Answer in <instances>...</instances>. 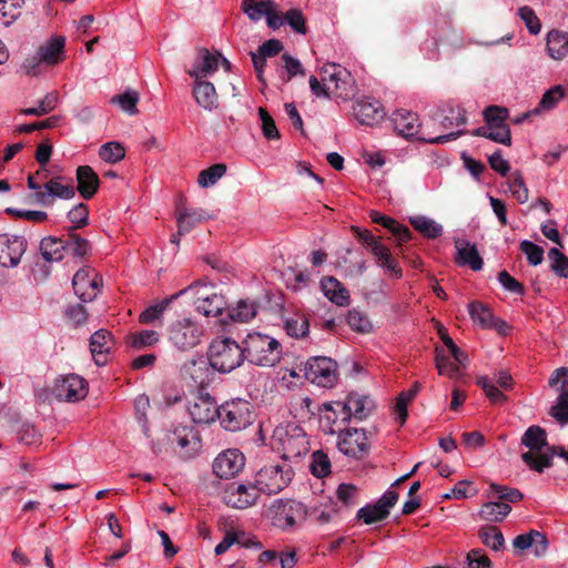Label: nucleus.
Returning <instances> with one entry per match:
<instances>
[{
    "mask_svg": "<svg viewBox=\"0 0 568 568\" xmlns=\"http://www.w3.org/2000/svg\"><path fill=\"white\" fill-rule=\"evenodd\" d=\"M285 24L290 26V28L300 34H305L306 29V20L298 9H290L285 12Z\"/></svg>",
    "mask_w": 568,
    "mask_h": 568,
    "instance_id": "nucleus-64",
    "label": "nucleus"
},
{
    "mask_svg": "<svg viewBox=\"0 0 568 568\" xmlns=\"http://www.w3.org/2000/svg\"><path fill=\"white\" fill-rule=\"evenodd\" d=\"M565 90L561 85H556L546 91L540 99L538 105L532 109L534 114H540L544 111L552 110L557 103L564 98Z\"/></svg>",
    "mask_w": 568,
    "mask_h": 568,
    "instance_id": "nucleus-48",
    "label": "nucleus"
},
{
    "mask_svg": "<svg viewBox=\"0 0 568 568\" xmlns=\"http://www.w3.org/2000/svg\"><path fill=\"white\" fill-rule=\"evenodd\" d=\"M139 100L140 95L138 91L133 89H128L123 93L112 97L110 102L112 104L119 105L121 110L128 113L129 115H135L139 112L136 108Z\"/></svg>",
    "mask_w": 568,
    "mask_h": 568,
    "instance_id": "nucleus-45",
    "label": "nucleus"
},
{
    "mask_svg": "<svg viewBox=\"0 0 568 568\" xmlns=\"http://www.w3.org/2000/svg\"><path fill=\"white\" fill-rule=\"evenodd\" d=\"M346 322L352 329L358 333H368L372 331V323L368 317L356 308L348 311Z\"/></svg>",
    "mask_w": 568,
    "mask_h": 568,
    "instance_id": "nucleus-57",
    "label": "nucleus"
},
{
    "mask_svg": "<svg viewBox=\"0 0 568 568\" xmlns=\"http://www.w3.org/2000/svg\"><path fill=\"white\" fill-rule=\"evenodd\" d=\"M252 404L242 398L225 402L219 407L217 418L223 428L230 432L241 430L253 423Z\"/></svg>",
    "mask_w": 568,
    "mask_h": 568,
    "instance_id": "nucleus-9",
    "label": "nucleus"
},
{
    "mask_svg": "<svg viewBox=\"0 0 568 568\" xmlns=\"http://www.w3.org/2000/svg\"><path fill=\"white\" fill-rule=\"evenodd\" d=\"M321 73L323 74V81L334 84V89L343 100H348L354 94L352 75L344 67L327 63L322 67Z\"/></svg>",
    "mask_w": 568,
    "mask_h": 568,
    "instance_id": "nucleus-17",
    "label": "nucleus"
},
{
    "mask_svg": "<svg viewBox=\"0 0 568 568\" xmlns=\"http://www.w3.org/2000/svg\"><path fill=\"white\" fill-rule=\"evenodd\" d=\"M40 252L47 262H60L67 256L65 239L57 236L43 237L40 242Z\"/></svg>",
    "mask_w": 568,
    "mask_h": 568,
    "instance_id": "nucleus-37",
    "label": "nucleus"
},
{
    "mask_svg": "<svg viewBox=\"0 0 568 568\" xmlns=\"http://www.w3.org/2000/svg\"><path fill=\"white\" fill-rule=\"evenodd\" d=\"M172 444H176L178 454L185 459L197 455L201 449V439L197 430L190 426L176 427L170 437Z\"/></svg>",
    "mask_w": 568,
    "mask_h": 568,
    "instance_id": "nucleus-19",
    "label": "nucleus"
},
{
    "mask_svg": "<svg viewBox=\"0 0 568 568\" xmlns=\"http://www.w3.org/2000/svg\"><path fill=\"white\" fill-rule=\"evenodd\" d=\"M568 376V368L560 367L557 368L549 378V386L557 387L558 390V403L568 404V381L566 377Z\"/></svg>",
    "mask_w": 568,
    "mask_h": 568,
    "instance_id": "nucleus-50",
    "label": "nucleus"
},
{
    "mask_svg": "<svg viewBox=\"0 0 568 568\" xmlns=\"http://www.w3.org/2000/svg\"><path fill=\"white\" fill-rule=\"evenodd\" d=\"M260 493L253 480L246 484L231 483L223 491V500L227 506L237 509H245L256 504Z\"/></svg>",
    "mask_w": 568,
    "mask_h": 568,
    "instance_id": "nucleus-14",
    "label": "nucleus"
},
{
    "mask_svg": "<svg viewBox=\"0 0 568 568\" xmlns=\"http://www.w3.org/2000/svg\"><path fill=\"white\" fill-rule=\"evenodd\" d=\"M471 320L483 328H496L501 331L506 323L495 318L491 311L480 302H471L468 306Z\"/></svg>",
    "mask_w": 568,
    "mask_h": 568,
    "instance_id": "nucleus-33",
    "label": "nucleus"
},
{
    "mask_svg": "<svg viewBox=\"0 0 568 568\" xmlns=\"http://www.w3.org/2000/svg\"><path fill=\"white\" fill-rule=\"evenodd\" d=\"M113 336L106 329H99L91 335L90 351L94 363L98 366H103L108 362V354L113 347Z\"/></svg>",
    "mask_w": 568,
    "mask_h": 568,
    "instance_id": "nucleus-30",
    "label": "nucleus"
},
{
    "mask_svg": "<svg viewBox=\"0 0 568 568\" xmlns=\"http://www.w3.org/2000/svg\"><path fill=\"white\" fill-rule=\"evenodd\" d=\"M226 173V165L222 163L214 164L206 170H202L197 176V183L201 187H210Z\"/></svg>",
    "mask_w": 568,
    "mask_h": 568,
    "instance_id": "nucleus-52",
    "label": "nucleus"
},
{
    "mask_svg": "<svg viewBox=\"0 0 568 568\" xmlns=\"http://www.w3.org/2000/svg\"><path fill=\"white\" fill-rule=\"evenodd\" d=\"M521 444L529 449L521 454V459L530 469L542 473L551 466L554 452L548 446L546 432L541 427H528L521 437Z\"/></svg>",
    "mask_w": 568,
    "mask_h": 568,
    "instance_id": "nucleus-3",
    "label": "nucleus"
},
{
    "mask_svg": "<svg viewBox=\"0 0 568 568\" xmlns=\"http://www.w3.org/2000/svg\"><path fill=\"white\" fill-rule=\"evenodd\" d=\"M412 226L427 239H437L443 234L442 224L426 215H415L409 217Z\"/></svg>",
    "mask_w": 568,
    "mask_h": 568,
    "instance_id": "nucleus-41",
    "label": "nucleus"
},
{
    "mask_svg": "<svg viewBox=\"0 0 568 568\" xmlns=\"http://www.w3.org/2000/svg\"><path fill=\"white\" fill-rule=\"evenodd\" d=\"M337 500L345 507L354 506L358 503L359 490L353 484L343 483L336 490Z\"/></svg>",
    "mask_w": 568,
    "mask_h": 568,
    "instance_id": "nucleus-60",
    "label": "nucleus"
},
{
    "mask_svg": "<svg viewBox=\"0 0 568 568\" xmlns=\"http://www.w3.org/2000/svg\"><path fill=\"white\" fill-rule=\"evenodd\" d=\"M209 219L203 210L181 211L178 215L179 235L189 233L196 224Z\"/></svg>",
    "mask_w": 568,
    "mask_h": 568,
    "instance_id": "nucleus-43",
    "label": "nucleus"
},
{
    "mask_svg": "<svg viewBox=\"0 0 568 568\" xmlns=\"http://www.w3.org/2000/svg\"><path fill=\"white\" fill-rule=\"evenodd\" d=\"M321 288L324 295L337 306H346L349 304V292L347 288L335 277L327 276L322 278Z\"/></svg>",
    "mask_w": 568,
    "mask_h": 568,
    "instance_id": "nucleus-34",
    "label": "nucleus"
},
{
    "mask_svg": "<svg viewBox=\"0 0 568 568\" xmlns=\"http://www.w3.org/2000/svg\"><path fill=\"white\" fill-rule=\"evenodd\" d=\"M306 516V506L295 499H275L267 509L271 524L283 531L294 530Z\"/></svg>",
    "mask_w": 568,
    "mask_h": 568,
    "instance_id": "nucleus-6",
    "label": "nucleus"
},
{
    "mask_svg": "<svg viewBox=\"0 0 568 568\" xmlns=\"http://www.w3.org/2000/svg\"><path fill=\"white\" fill-rule=\"evenodd\" d=\"M342 406H345V410L348 413L351 419L353 418L361 422L369 415L374 403L368 396L358 393H349L345 400L342 402Z\"/></svg>",
    "mask_w": 568,
    "mask_h": 568,
    "instance_id": "nucleus-31",
    "label": "nucleus"
},
{
    "mask_svg": "<svg viewBox=\"0 0 568 568\" xmlns=\"http://www.w3.org/2000/svg\"><path fill=\"white\" fill-rule=\"evenodd\" d=\"M311 471L314 476L323 478L331 473V460L322 450H316L312 455Z\"/></svg>",
    "mask_w": 568,
    "mask_h": 568,
    "instance_id": "nucleus-59",
    "label": "nucleus"
},
{
    "mask_svg": "<svg viewBox=\"0 0 568 568\" xmlns=\"http://www.w3.org/2000/svg\"><path fill=\"white\" fill-rule=\"evenodd\" d=\"M353 113L356 120L365 125H374L385 115L379 101L371 98L358 99L353 105Z\"/></svg>",
    "mask_w": 568,
    "mask_h": 568,
    "instance_id": "nucleus-24",
    "label": "nucleus"
},
{
    "mask_svg": "<svg viewBox=\"0 0 568 568\" xmlns=\"http://www.w3.org/2000/svg\"><path fill=\"white\" fill-rule=\"evenodd\" d=\"M204 333V326L192 317L176 318L166 327L169 342L181 352L196 347L202 342Z\"/></svg>",
    "mask_w": 568,
    "mask_h": 568,
    "instance_id": "nucleus-7",
    "label": "nucleus"
},
{
    "mask_svg": "<svg viewBox=\"0 0 568 568\" xmlns=\"http://www.w3.org/2000/svg\"><path fill=\"white\" fill-rule=\"evenodd\" d=\"M78 191L85 200L91 199L99 187V178L89 165H81L77 170Z\"/></svg>",
    "mask_w": 568,
    "mask_h": 568,
    "instance_id": "nucleus-35",
    "label": "nucleus"
},
{
    "mask_svg": "<svg viewBox=\"0 0 568 568\" xmlns=\"http://www.w3.org/2000/svg\"><path fill=\"white\" fill-rule=\"evenodd\" d=\"M159 342V333L152 329H143L131 334L128 343L135 349L151 347Z\"/></svg>",
    "mask_w": 568,
    "mask_h": 568,
    "instance_id": "nucleus-51",
    "label": "nucleus"
},
{
    "mask_svg": "<svg viewBox=\"0 0 568 568\" xmlns=\"http://www.w3.org/2000/svg\"><path fill=\"white\" fill-rule=\"evenodd\" d=\"M275 7L274 0H243L242 8L251 20L258 21Z\"/></svg>",
    "mask_w": 568,
    "mask_h": 568,
    "instance_id": "nucleus-44",
    "label": "nucleus"
},
{
    "mask_svg": "<svg viewBox=\"0 0 568 568\" xmlns=\"http://www.w3.org/2000/svg\"><path fill=\"white\" fill-rule=\"evenodd\" d=\"M58 103V95L55 93H48L37 106L26 108L21 110L23 115H44L55 109Z\"/></svg>",
    "mask_w": 568,
    "mask_h": 568,
    "instance_id": "nucleus-55",
    "label": "nucleus"
},
{
    "mask_svg": "<svg viewBox=\"0 0 568 568\" xmlns=\"http://www.w3.org/2000/svg\"><path fill=\"white\" fill-rule=\"evenodd\" d=\"M546 50L554 60H562L568 55V33L559 30H551L546 37Z\"/></svg>",
    "mask_w": 568,
    "mask_h": 568,
    "instance_id": "nucleus-36",
    "label": "nucleus"
},
{
    "mask_svg": "<svg viewBox=\"0 0 568 568\" xmlns=\"http://www.w3.org/2000/svg\"><path fill=\"white\" fill-rule=\"evenodd\" d=\"M508 190L518 203L524 204L528 201V189L519 172H515L508 182Z\"/></svg>",
    "mask_w": 568,
    "mask_h": 568,
    "instance_id": "nucleus-61",
    "label": "nucleus"
},
{
    "mask_svg": "<svg viewBox=\"0 0 568 568\" xmlns=\"http://www.w3.org/2000/svg\"><path fill=\"white\" fill-rule=\"evenodd\" d=\"M24 0H0V24L9 27L21 14Z\"/></svg>",
    "mask_w": 568,
    "mask_h": 568,
    "instance_id": "nucleus-46",
    "label": "nucleus"
},
{
    "mask_svg": "<svg viewBox=\"0 0 568 568\" xmlns=\"http://www.w3.org/2000/svg\"><path fill=\"white\" fill-rule=\"evenodd\" d=\"M53 393L60 402H79L88 394V383L81 376L70 374L55 382Z\"/></svg>",
    "mask_w": 568,
    "mask_h": 568,
    "instance_id": "nucleus-16",
    "label": "nucleus"
},
{
    "mask_svg": "<svg viewBox=\"0 0 568 568\" xmlns=\"http://www.w3.org/2000/svg\"><path fill=\"white\" fill-rule=\"evenodd\" d=\"M74 293L87 303L97 297L102 285V277L91 267L79 270L72 280Z\"/></svg>",
    "mask_w": 568,
    "mask_h": 568,
    "instance_id": "nucleus-15",
    "label": "nucleus"
},
{
    "mask_svg": "<svg viewBox=\"0 0 568 568\" xmlns=\"http://www.w3.org/2000/svg\"><path fill=\"white\" fill-rule=\"evenodd\" d=\"M245 458L239 449H226L220 453L213 462V471L220 478H231L244 467Z\"/></svg>",
    "mask_w": 568,
    "mask_h": 568,
    "instance_id": "nucleus-22",
    "label": "nucleus"
},
{
    "mask_svg": "<svg viewBox=\"0 0 568 568\" xmlns=\"http://www.w3.org/2000/svg\"><path fill=\"white\" fill-rule=\"evenodd\" d=\"M398 494L394 490H387L374 505H366L358 509L357 518L366 525L385 519L390 508L396 504Z\"/></svg>",
    "mask_w": 568,
    "mask_h": 568,
    "instance_id": "nucleus-18",
    "label": "nucleus"
},
{
    "mask_svg": "<svg viewBox=\"0 0 568 568\" xmlns=\"http://www.w3.org/2000/svg\"><path fill=\"white\" fill-rule=\"evenodd\" d=\"M241 345L244 359L256 366H274L282 355V346L277 339L257 332L247 334Z\"/></svg>",
    "mask_w": 568,
    "mask_h": 568,
    "instance_id": "nucleus-2",
    "label": "nucleus"
},
{
    "mask_svg": "<svg viewBox=\"0 0 568 568\" xmlns=\"http://www.w3.org/2000/svg\"><path fill=\"white\" fill-rule=\"evenodd\" d=\"M90 243L88 240L75 235L69 234L65 237V252L67 255H72L74 257H83L90 252Z\"/></svg>",
    "mask_w": 568,
    "mask_h": 568,
    "instance_id": "nucleus-53",
    "label": "nucleus"
},
{
    "mask_svg": "<svg viewBox=\"0 0 568 568\" xmlns=\"http://www.w3.org/2000/svg\"><path fill=\"white\" fill-rule=\"evenodd\" d=\"M193 95L196 103L207 111L219 106L217 94L213 83L205 80H194Z\"/></svg>",
    "mask_w": 568,
    "mask_h": 568,
    "instance_id": "nucleus-32",
    "label": "nucleus"
},
{
    "mask_svg": "<svg viewBox=\"0 0 568 568\" xmlns=\"http://www.w3.org/2000/svg\"><path fill=\"white\" fill-rule=\"evenodd\" d=\"M369 216L374 223L379 224L390 231L399 242L409 241L410 231L406 225L400 224L393 217L384 215L377 211H372Z\"/></svg>",
    "mask_w": 568,
    "mask_h": 568,
    "instance_id": "nucleus-39",
    "label": "nucleus"
},
{
    "mask_svg": "<svg viewBox=\"0 0 568 568\" xmlns=\"http://www.w3.org/2000/svg\"><path fill=\"white\" fill-rule=\"evenodd\" d=\"M477 385L483 388L493 404H501L507 400V396L496 385L504 389H509L513 386V377L507 371H499L495 373L493 378L488 376L478 377Z\"/></svg>",
    "mask_w": 568,
    "mask_h": 568,
    "instance_id": "nucleus-21",
    "label": "nucleus"
},
{
    "mask_svg": "<svg viewBox=\"0 0 568 568\" xmlns=\"http://www.w3.org/2000/svg\"><path fill=\"white\" fill-rule=\"evenodd\" d=\"M550 268L560 277L568 278V257L558 248L552 247L548 252Z\"/></svg>",
    "mask_w": 568,
    "mask_h": 568,
    "instance_id": "nucleus-56",
    "label": "nucleus"
},
{
    "mask_svg": "<svg viewBox=\"0 0 568 568\" xmlns=\"http://www.w3.org/2000/svg\"><path fill=\"white\" fill-rule=\"evenodd\" d=\"M282 60H283V68L286 73V75L283 77V79L286 82L291 81L294 77H296L298 74H301V75L305 74V70L298 59L292 57L288 53H284L282 55Z\"/></svg>",
    "mask_w": 568,
    "mask_h": 568,
    "instance_id": "nucleus-63",
    "label": "nucleus"
},
{
    "mask_svg": "<svg viewBox=\"0 0 568 568\" xmlns=\"http://www.w3.org/2000/svg\"><path fill=\"white\" fill-rule=\"evenodd\" d=\"M258 304L251 300H240L234 307L229 311V316L234 322L247 323L257 314Z\"/></svg>",
    "mask_w": 568,
    "mask_h": 568,
    "instance_id": "nucleus-42",
    "label": "nucleus"
},
{
    "mask_svg": "<svg viewBox=\"0 0 568 568\" xmlns=\"http://www.w3.org/2000/svg\"><path fill=\"white\" fill-rule=\"evenodd\" d=\"M513 546L519 552L529 550L536 557H541L548 549V540L545 534L531 529L528 532L516 536L513 539Z\"/></svg>",
    "mask_w": 568,
    "mask_h": 568,
    "instance_id": "nucleus-25",
    "label": "nucleus"
},
{
    "mask_svg": "<svg viewBox=\"0 0 568 568\" xmlns=\"http://www.w3.org/2000/svg\"><path fill=\"white\" fill-rule=\"evenodd\" d=\"M456 257L455 261L460 266H468L473 271L483 268V258L478 253L476 244L465 239L455 240Z\"/></svg>",
    "mask_w": 568,
    "mask_h": 568,
    "instance_id": "nucleus-28",
    "label": "nucleus"
},
{
    "mask_svg": "<svg viewBox=\"0 0 568 568\" xmlns=\"http://www.w3.org/2000/svg\"><path fill=\"white\" fill-rule=\"evenodd\" d=\"M336 446L343 455L361 459L368 454L371 442L364 428H349L337 436Z\"/></svg>",
    "mask_w": 568,
    "mask_h": 568,
    "instance_id": "nucleus-10",
    "label": "nucleus"
},
{
    "mask_svg": "<svg viewBox=\"0 0 568 568\" xmlns=\"http://www.w3.org/2000/svg\"><path fill=\"white\" fill-rule=\"evenodd\" d=\"M64 42L65 40L63 37H53L47 41L37 52L39 60L48 64H55L60 62L63 55Z\"/></svg>",
    "mask_w": 568,
    "mask_h": 568,
    "instance_id": "nucleus-38",
    "label": "nucleus"
},
{
    "mask_svg": "<svg viewBox=\"0 0 568 568\" xmlns=\"http://www.w3.org/2000/svg\"><path fill=\"white\" fill-rule=\"evenodd\" d=\"M511 510L508 503L488 501L481 506V518L489 521H501Z\"/></svg>",
    "mask_w": 568,
    "mask_h": 568,
    "instance_id": "nucleus-47",
    "label": "nucleus"
},
{
    "mask_svg": "<svg viewBox=\"0 0 568 568\" xmlns=\"http://www.w3.org/2000/svg\"><path fill=\"white\" fill-rule=\"evenodd\" d=\"M74 194L72 185H64L61 183V178H53L43 184V192L34 193V197L37 203L48 206L52 203V197L70 200Z\"/></svg>",
    "mask_w": 568,
    "mask_h": 568,
    "instance_id": "nucleus-26",
    "label": "nucleus"
},
{
    "mask_svg": "<svg viewBox=\"0 0 568 568\" xmlns=\"http://www.w3.org/2000/svg\"><path fill=\"white\" fill-rule=\"evenodd\" d=\"M508 115V110L503 106L490 105L484 110L485 122L489 124L488 139L504 145L511 144L510 129L506 124Z\"/></svg>",
    "mask_w": 568,
    "mask_h": 568,
    "instance_id": "nucleus-13",
    "label": "nucleus"
},
{
    "mask_svg": "<svg viewBox=\"0 0 568 568\" xmlns=\"http://www.w3.org/2000/svg\"><path fill=\"white\" fill-rule=\"evenodd\" d=\"M199 286H201L200 283L191 284L187 287L180 290L178 293L153 303L152 305L146 307L140 314V316H139L140 323L151 324V323L155 322L156 320H160L173 301H175L178 297L184 295L187 292L195 291ZM202 287H205V285H202Z\"/></svg>",
    "mask_w": 568,
    "mask_h": 568,
    "instance_id": "nucleus-27",
    "label": "nucleus"
},
{
    "mask_svg": "<svg viewBox=\"0 0 568 568\" xmlns=\"http://www.w3.org/2000/svg\"><path fill=\"white\" fill-rule=\"evenodd\" d=\"M207 361L213 369L230 373L244 362L242 345L230 337H216L210 344Z\"/></svg>",
    "mask_w": 568,
    "mask_h": 568,
    "instance_id": "nucleus-4",
    "label": "nucleus"
},
{
    "mask_svg": "<svg viewBox=\"0 0 568 568\" xmlns=\"http://www.w3.org/2000/svg\"><path fill=\"white\" fill-rule=\"evenodd\" d=\"M271 445L285 460L300 458L306 455L310 449L305 430L295 423L276 426L273 430Z\"/></svg>",
    "mask_w": 568,
    "mask_h": 568,
    "instance_id": "nucleus-1",
    "label": "nucleus"
},
{
    "mask_svg": "<svg viewBox=\"0 0 568 568\" xmlns=\"http://www.w3.org/2000/svg\"><path fill=\"white\" fill-rule=\"evenodd\" d=\"M336 363L328 357H312L304 367V375L311 383L332 387L336 382Z\"/></svg>",
    "mask_w": 568,
    "mask_h": 568,
    "instance_id": "nucleus-12",
    "label": "nucleus"
},
{
    "mask_svg": "<svg viewBox=\"0 0 568 568\" xmlns=\"http://www.w3.org/2000/svg\"><path fill=\"white\" fill-rule=\"evenodd\" d=\"M185 374L190 375L194 383L203 385L207 381V363L204 359H193L184 367Z\"/></svg>",
    "mask_w": 568,
    "mask_h": 568,
    "instance_id": "nucleus-58",
    "label": "nucleus"
},
{
    "mask_svg": "<svg viewBox=\"0 0 568 568\" xmlns=\"http://www.w3.org/2000/svg\"><path fill=\"white\" fill-rule=\"evenodd\" d=\"M99 156L108 163H118L125 156V150L119 142H106L99 149Z\"/></svg>",
    "mask_w": 568,
    "mask_h": 568,
    "instance_id": "nucleus-54",
    "label": "nucleus"
},
{
    "mask_svg": "<svg viewBox=\"0 0 568 568\" xmlns=\"http://www.w3.org/2000/svg\"><path fill=\"white\" fill-rule=\"evenodd\" d=\"M225 301L222 295L216 293L207 295H199L196 301V310L204 316H217L222 313Z\"/></svg>",
    "mask_w": 568,
    "mask_h": 568,
    "instance_id": "nucleus-40",
    "label": "nucleus"
},
{
    "mask_svg": "<svg viewBox=\"0 0 568 568\" xmlns=\"http://www.w3.org/2000/svg\"><path fill=\"white\" fill-rule=\"evenodd\" d=\"M189 414L195 424H210L219 414L216 402L207 393H200L189 404Z\"/></svg>",
    "mask_w": 568,
    "mask_h": 568,
    "instance_id": "nucleus-23",
    "label": "nucleus"
},
{
    "mask_svg": "<svg viewBox=\"0 0 568 568\" xmlns=\"http://www.w3.org/2000/svg\"><path fill=\"white\" fill-rule=\"evenodd\" d=\"M351 422L345 406H342V400L327 403L323 405L320 417V427L325 434L341 435V433L349 429Z\"/></svg>",
    "mask_w": 568,
    "mask_h": 568,
    "instance_id": "nucleus-11",
    "label": "nucleus"
},
{
    "mask_svg": "<svg viewBox=\"0 0 568 568\" xmlns=\"http://www.w3.org/2000/svg\"><path fill=\"white\" fill-rule=\"evenodd\" d=\"M518 16L523 20L526 28L528 29V31L531 34L537 36L540 33L541 22H540L539 18L536 16L535 11L530 7H528V6L520 7L518 9Z\"/></svg>",
    "mask_w": 568,
    "mask_h": 568,
    "instance_id": "nucleus-62",
    "label": "nucleus"
},
{
    "mask_svg": "<svg viewBox=\"0 0 568 568\" xmlns=\"http://www.w3.org/2000/svg\"><path fill=\"white\" fill-rule=\"evenodd\" d=\"M294 477V470L287 463H272L260 468L253 483L260 495H275L284 490Z\"/></svg>",
    "mask_w": 568,
    "mask_h": 568,
    "instance_id": "nucleus-5",
    "label": "nucleus"
},
{
    "mask_svg": "<svg viewBox=\"0 0 568 568\" xmlns=\"http://www.w3.org/2000/svg\"><path fill=\"white\" fill-rule=\"evenodd\" d=\"M220 58V53H211L207 49H201L197 52V57L192 69L189 70L190 77L194 80H203L204 78L210 77L217 70Z\"/></svg>",
    "mask_w": 568,
    "mask_h": 568,
    "instance_id": "nucleus-29",
    "label": "nucleus"
},
{
    "mask_svg": "<svg viewBox=\"0 0 568 568\" xmlns=\"http://www.w3.org/2000/svg\"><path fill=\"white\" fill-rule=\"evenodd\" d=\"M436 367L439 375H445L449 378H459L462 376L460 366L448 356L443 354V351L436 348Z\"/></svg>",
    "mask_w": 568,
    "mask_h": 568,
    "instance_id": "nucleus-49",
    "label": "nucleus"
},
{
    "mask_svg": "<svg viewBox=\"0 0 568 568\" xmlns=\"http://www.w3.org/2000/svg\"><path fill=\"white\" fill-rule=\"evenodd\" d=\"M392 122L395 130L404 138L410 139L416 138L417 140L425 141L432 144H442L450 140H455L460 136L464 131L457 130L448 134L438 135L434 138H427L422 134L419 118L416 113L407 110H398L393 113Z\"/></svg>",
    "mask_w": 568,
    "mask_h": 568,
    "instance_id": "nucleus-8",
    "label": "nucleus"
},
{
    "mask_svg": "<svg viewBox=\"0 0 568 568\" xmlns=\"http://www.w3.org/2000/svg\"><path fill=\"white\" fill-rule=\"evenodd\" d=\"M27 242L22 236L0 234V265L16 267L26 252Z\"/></svg>",
    "mask_w": 568,
    "mask_h": 568,
    "instance_id": "nucleus-20",
    "label": "nucleus"
}]
</instances>
